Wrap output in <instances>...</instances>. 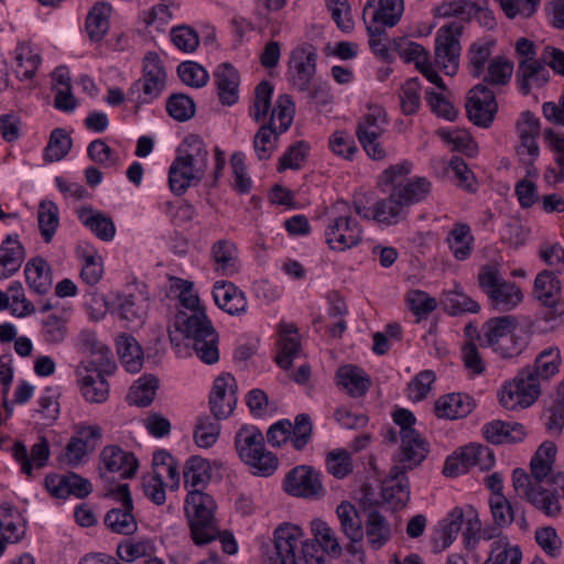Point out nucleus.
Returning <instances> with one entry per match:
<instances>
[{
	"instance_id": "f257e3e1",
	"label": "nucleus",
	"mask_w": 564,
	"mask_h": 564,
	"mask_svg": "<svg viewBox=\"0 0 564 564\" xmlns=\"http://www.w3.org/2000/svg\"><path fill=\"white\" fill-rule=\"evenodd\" d=\"M181 304L191 311L178 312L174 318V326L185 334L191 340V346L196 356L205 364L212 365L218 361V334L205 311L199 306L198 295L194 292L191 281L177 279Z\"/></svg>"
},
{
	"instance_id": "f03ea898",
	"label": "nucleus",
	"mask_w": 564,
	"mask_h": 564,
	"mask_svg": "<svg viewBox=\"0 0 564 564\" xmlns=\"http://www.w3.org/2000/svg\"><path fill=\"white\" fill-rule=\"evenodd\" d=\"M555 455V444L544 442L531 459L530 475L521 468H516L512 473V486L517 496L551 518L560 514L561 505L556 491L543 488L542 482L551 473Z\"/></svg>"
},
{
	"instance_id": "7ed1b4c3",
	"label": "nucleus",
	"mask_w": 564,
	"mask_h": 564,
	"mask_svg": "<svg viewBox=\"0 0 564 564\" xmlns=\"http://www.w3.org/2000/svg\"><path fill=\"white\" fill-rule=\"evenodd\" d=\"M273 86L262 80L256 86L252 105L249 107V116L257 122H262L253 138V150L260 161L269 160L278 147V140L282 132H278L272 123H264L271 109Z\"/></svg>"
},
{
	"instance_id": "20e7f679",
	"label": "nucleus",
	"mask_w": 564,
	"mask_h": 564,
	"mask_svg": "<svg viewBox=\"0 0 564 564\" xmlns=\"http://www.w3.org/2000/svg\"><path fill=\"white\" fill-rule=\"evenodd\" d=\"M274 546L279 564H324L316 544L302 540V531L295 525H280L274 531Z\"/></svg>"
},
{
	"instance_id": "39448f33",
	"label": "nucleus",
	"mask_w": 564,
	"mask_h": 564,
	"mask_svg": "<svg viewBox=\"0 0 564 564\" xmlns=\"http://www.w3.org/2000/svg\"><path fill=\"white\" fill-rule=\"evenodd\" d=\"M518 325L513 315L489 318L481 326V346L492 348L502 358L519 356L527 346V339L514 334Z\"/></svg>"
},
{
	"instance_id": "423d86ee",
	"label": "nucleus",
	"mask_w": 564,
	"mask_h": 564,
	"mask_svg": "<svg viewBox=\"0 0 564 564\" xmlns=\"http://www.w3.org/2000/svg\"><path fill=\"white\" fill-rule=\"evenodd\" d=\"M215 509L216 502L210 495L200 489L188 492L185 500V512L192 538L196 544L209 543L219 533L214 517Z\"/></svg>"
},
{
	"instance_id": "0eeeda50",
	"label": "nucleus",
	"mask_w": 564,
	"mask_h": 564,
	"mask_svg": "<svg viewBox=\"0 0 564 564\" xmlns=\"http://www.w3.org/2000/svg\"><path fill=\"white\" fill-rule=\"evenodd\" d=\"M332 216L325 228V240L332 250L345 251L358 246L362 240V227L351 217L346 200H337L330 209Z\"/></svg>"
},
{
	"instance_id": "6e6552de",
	"label": "nucleus",
	"mask_w": 564,
	"mask_h": 564,
	"mask_svg": "<svg viewBox=\"0 0 564 564\" xmlns=\"http://www.w3.org/2000/svg\"><path fill=\"white\" fill-rule=\"evenodd\" d=\"M478 283L495 310L510 311L523 300L521 289L514 282L505 280L496 265H482L478 273Z\"/></svg>"
},
{
	"instance_id": "1a4fd4ad",
	"label": "nucleus",
	"mask_w": 564,
	"mask_h": 564,
	"mask_svg": "<svg viewBox=\"0 0 564 564\" xmlns=\"http://www.w3.org/2000/svg\"><path fill=\"white\" fill-rule=\"evenodd\" d=\"M463 33L464 25L453 21L442 25L435 34L434 59L447 76H454L458 72Z\"/></svg>"
},
{
	"instance_id": "9d476101",
	"label": "nucleus",
	"mask_w": 564,
	"mask_h": 564,
	"mask_svg": "<svg viewBox=\"0 0 564 564\" xmlns=\"http://www.w3.org/2000/svg\"><path fill=\"white\" fill-rule=\"evenodd\" d=\"M117 365L86 366L79 362L76 367V384L80 397L89 404H102L109 399L110 384L107 376H111Z\"/></svg>"
},
{
	"instance_id": "9b49d317",
	"label": "nucleus",
	"mask_w": 564,
	"mask_h": 564,
	"mask_svg": "<svg viewBox=\"0 0 564 564\" xmlns=\"http://www.w3.org/2000/svg\"><path fill=\"white\" fill-rule=\"evenodd\" d=\"M105 498L112 499L119 503V507L111 508L105 516V525L113 533L130 535L138 529L135 517L133 516V500L128 484H120L116 487H109Z\"/></svg>"
},
{
	"instance_id": "f8f14e48",
	"label": "nucleus",
	"mask_w": 564,
	"mask_h": 564,
	"mask_svg": "<svg viewBox=\"0 0 564 564\" xmlns=\"http://www.w3.org/2000/svg\"><path fill=\"white\" fill-rule=\"evenodd\" d=\"M317 52L311 44H304L292 51L289 66V82L299 91H310V97L316 99L324 94L322 87L311 89L316 73Z\"/></svg>"
},
{
	"instance_id": "ddd939ff",
	"label": "nucleus",
	"mask_w": 564,
	"mask_h": 564,
	"mask_svg": "<svg viewBox=\"0 0 564 564\" xmlns=\"http://www.w3.org/2000/svg\"><path fill=\"white\" fill-rule=\"evenodd\" d=\"M166 85V72L162 65L160 56L154 52H149L143 59V76L135 80L129 94L142 91L138 102H152L159 98Z\"/></svg>"
},
{
	"instance_id": "4468645a",
	"label": "nucleus",
	"mask_w": 564,
	"mask_h": 564,
	"mask_svg": "<svg viewBox=\"0 0 564 564\" xmlns=\"http://www.w3.org/2000/svg\"><path fill=\"white\" fill-rule=\"evenodd\" d=\"M534 297L546 307L543 314L545 322H554L564 316V300L562 299V285L553 271L543 270L534 280Z\"/></svg>"
},
{
	"instance_id": "2eb2a0df",
	"label": "nucleus",
	"mask_w": 564,
	"mask_h": 564,
	"mask_svg": "<svg viewBox=\"0 0 564 564\" xmlns=\"http://www.w3.org/2000/svg\"><path fill=\"white\" fill-rule=\"evenodd\" d=\"M498 110L495 93L484 84H477L468 91L466 111L470 121L479 127H489Z\"/></svg>"
},
{
	"instance_id": "dca6fc26",
	"label": "nucleus",
	"mask_w": 564,
	"mask_h": 564,
	"mask_svg": "<svg viewBox=\"0 0 564 564\" xmlns=\"http://www.w3.org/2000/svg\"><path fill=\"white\" fill-rule=\"evenodd\" d=\"M236 379L227 373L215 379L210 394L209 409L217 420L229 417L237 405Z\"/></svg>"
},
{
	"instance_id": "f3484780",
	"label": "nucleus",
	"mask_w": 564,
	"mask_h": 564,
	"mask_svg": "<svg viewBox=\"0 0 564 564\" xmlns=\"http://www.w3.org/2000/svg\"><path fill=\"white\" fill-rule=\"evenodd\" d=\"M284 490L294 497L311 498L323 491L319 474L311 466L292 468L283 481Z\"/></svg>"
},
{
	"instance_id": "a211bd4d",
	"label": "nucleus",
	"mask_w": 564,
	"mask_h": 564,
	"mask_svg": "<svg viewBox=\"0 0 564 564\" xmlns=\"http://www.w3.org/2000/svg\"><path fill=\"white\" fill-rule=\"evenodd\" d=\"M102 438L98 424L79 423L73 426V467L89 462Z\"/></svg>"
},
{
	"instance_id": "6ab92c4d",
	"label": "nucleus",
	"mask_w": 564,
	"mask_h": 564,
	"mask_svg": "<svg viewBox=\"0 0 564 564\" xmlns=\"http://www.w3.org/2000/svg\"><path fill=\"white\" fill-rule=\"evenodd\" d=\"M336 514L340 522V530L350 541L346 545V551L356 555L362 551L361 542L364 539L362 521L354 505L343 501L337 506Z\"/></svg>"
},
{
	"instance_id": "aec40b11",
	"label": "nucleus",
	"mask_w": 564,
	"mask_h": 564,
	"mask_svg": "<svg viewBox=\"0 0 564 564\" xmlns=\"http://www.w3.org/2000/svg\"><path fill=\"white\" fill-rule=\"evenodd\" d=\"M406 471L399 465L392 466L381 486L383 501L394 509L405 507L410 500V482Z\"/></svg>"
},
{
	"instance_id": "412c9836",
	"label": "nucleus",
	"mask_w": 564,
	"mask_h": 564,
	"mask_svg": "<svg viewBox=\"0 0 564 564\" xmlns=\"http://www.w3.org/2000/svg\"><path fill=\"white\" fill-rule=\"evenodd\" d=\"M117 302L116 313L120 319L134 326H141L145 322L150 306L147 293L135 290L118 294Z\"/></svg>"
},
{
	"instance_id": "4be33fe9",
	"label": "nucleus",
	"mask_w": 564,
	"mask_h": 564,
	"mask_svg": "<svg viewBox=\"0 0 564 564\" xmlns=\"http://www.w3.org/2000/svg\"><path fill=\"white\" fill-rule=\"evenodd\" d=\"M400 441L397 465L404 470H412L420 466L430 453L429 442L417 431L405 432Z\"/></svg>"
},
{
	"instance_id": "5701e85b",
	"label": "nucleus",
	"mask_w": 564,
	"mask_h": 564,
	"mask_svg": "<svg viewBox=\"0 0 564 564\" xmlns=\"http://www.w3.org/2000/svg\"><path fill=\"white\" fill-rule=\"evenodd\" d=\"M204 176V172L176 155L169 169V187L174 195L181 196L189 187L197 186Z\"/></svg>"
},
{
	"instance_id": "b1692460",
	"label": "nucleus",
	"mask_w": 564,
	"mask_h": 564,
	"mask_svg": "<svg viewBox=\"0 0 564 564\" xmlns=\"http://www.w3.org/2000/svg\"><path fill=\"white\" fill-rule=\"evenodd\" d=\"M218 99L224 106H232L239 99L240 75L230 63H221L214 72Z\"/></svg>"
},
{
	"instance_id": "393cba45",
	"label": "nucleus",
	"mask_w": 564,
	"mask_h": 564,
	"mask_svg": "<svg viewBox=\"0 0 564 564\" xmlns=\"http://www.w3.org/2000/svg\"><path fill=\"white\" fill-rule=\"evenodd\" d=\"M99 458L107 471L120 473L122 478L133 477L139 467L135 456L118 445L105 446Z\"/></svg>"
},
{
	"instance_id": "a878e982",
	"label": "nucleus",
	"mask_w": 564,
	"mask_h": 564,
	"mask_svg": "<svg viewBox=\"0 0 564 564\" xmlns=\"http://www.w3.org/2000/svg\"><path fill=\"white\" fill-rule=\"evenodd\" d=\"M213 296L218 307L230 315H241L247 311V297L232 282L217 281L213 289Z\"/></svg>"
},
{
	"instance_id": "bb28decb",
	"label": "nucleus",
	"mask_w": 564,
	"mask_h": 564,
	"mask_svg": "<svg viewBox=\"0 0 564 564\" xmlns=\"http://www.w3.org/2000/svg\"><path fill=\"white\" fill-rule=\"evenodd\" d=\"M544 58L525 63L519 61L518 69L516 73V83L519 90L524 96L531 93V89L543 87L550 79V73L545 67Z\"/></svg>"
},
{
	"instance_id": "cd10ccee",
	"label": "nucleus",
	"mask_w": 564,
	"mask_h": 564,
	"mask_svg": "<svg viewBox=\"0 0 564 564\" xmlns=\"http://www.w3.org/2000/svg\"><path fill=\"white\" fill-rule=\"evenodd\" d=\"M77 348L88 357V360L82 361L85 362L86 366L116 365L108 346L98 340L96 333L93 330H83L78 335Z\"/></svg>"
},
{
	"instance_id": "c85d7f7f",
	"label": "nucleus",
	"mask_w": 564,
	"mask_h": 564,
	"mask_svg": "<svg viewBox=\"0 0 564 564\" xmlns=\"http://www.w3.org/2000/svg\"><path fill=\"white\" fill-rule=\"evenodd\" d=\"M475 405V400L469 394L449 393L436 400L434 411L440 419L457 420L471 413Z\"/></svg>"
},
{
	"instance_id": "c756f323",
	"label": "nucleus",
	"mask_w": 564,
	"mask_h": 564,
	"mask_svg": "<svg viewBox=\"0 0 564 564\" xmlns=\"http://www.w3.org/2000/svg\"><path fill=\"white\" fill-rule=\"evenodd\" d=\"M525 434L524 426L517 422L495 420L482 426V436L495 445L521 442Z\"/></svg>"
},
{
	"instance_id": "7c9ffc66",
	"label": "nucleus",
	"mask_w": 564,
	"mask_h": 564,
	"mask_svg": "<svg viewBox=\"0 0 564 564\" xmlns=\"http://www.w3.org/2000/svg\"><path fill=\"white\" fill-rule=\"evenodd\" d=\"M13 456L21 465L22 473L32 477L33 467L41 469L46 465L50 456L48 443L46 440L42 438L39 443L34 444L31 452L28 453L25 445L17 442L13 445Z\"/></svg>"
},
{
	"instance_id": "2f4dec72",
	"label": "nucleus",
	"mask_w": 564,
	"mask_h": 564,
	"mask_svg": "<svg viewBox=\"0 0 564 564\" xmlns=\"http://www.w3.org/2000/svg\"><path fill=\"white\" fill-rule=\"evenodd\" d=\"M391 189L409 212L411 206L427 198L432 191V183L426 177L415 176L406 182L394 184Z\"/></svg>"
},
{
	"instance_id": "473e14b6",
	"label": "nucleus",
	"mask_w": 564,
	"mask_h": 564,
	"mask_svg": "<svg viewBox=\"0 0 564 564\" xmlns=\"http://www.w3.org/2000/svg\"><path fill=\"white\" fill-rule=\"evenodd\" d=\"M24 260V248L18 236H7L0 245V280L12 276Z\"/></svg>"
},
{
	"instance_id": "72a5a7b5",
	"label": "nucleus",
	"mask_w": 564,
	"mask_h": 564,
	"mask_svg": "<svg viewBox=\"0 0 564 564\" xmlns=\"http://www.w3.org/2000/svg\"><path fill=\"white\" fill-rule=\"evenodd\" d=\"M375 9L370 23L388 28L397 25L403 14V0H367L364 17L369 9Z\"/></svg>"
},
{
	"instance_id": "f704fd0d",
	"label": "nucleus",
	"mask_w": 564,
	"mask_h": 564,
	"mask_svg": "<svg viewBox=\"0 0 564 564\" xmlns=\"http://www.w3.org/2000/svg\"><path fill=\"white\" fill-rule=\"evenodd\" d=\"M210 254L215 261V271L221 275L232 276L239 272L238 249L236 245L227 239L216 241Z\"/></svg>"
},
{
	"instance_id": "c9c22d12",
	"label": "nucleus",
	"mask_w": 564,
	"mask_h": 564,
	"mask_svg": "<svg viewBox=\"0 0 564 564\" xmlns=\"http://www.w3.org/2000/svg\"><path fill=\"white\" fill-rule=\"evenodd\" d=\"M112 7L108 2H96L86 17L85 31L91 42H100L110 28Z\"/></svg>"
},
{
	"instance_id": "e433bc0d",
	"label": "nucleus",
	"mask_w": 564,
	"mask_h": 564,
	"mask_svg": "<svg viewBox=\"0 0 564 564\" xmlns=\"http://www.w3.org/2000/svg\"><path fill=\"white\" fill-rule=\"evenodd\" d=\"M337 384L351 397H362L370 388L369 376L359 367L345 365L336 371Z\"/></svg>"
},
{
	"instance_id": "4c0bfd02",
	"label": "nucleus",
	"mask_w": 564,
	"mask_h": 564,
	"mask_svg": "<svg viewBox=\"0 0 564 564\" xmlns=\"http://www.w3.org/2000/svg\"><path fill=\"white\" fill-rule=\"evenodd\" d=\"M364 535L368 545L378 551L390 541L392 536L391 525L383 514L372 510L365 520Z\"/></svg>"
},
{
	"instance_id": "58836bf2",
	"label": "nucleus",
	"mask_w": 564,
	"mask_h": 564,
	"mask_svg": "<svg viewBox=\"0 0 564 564\" xmlns=\"http://www.w3.org/2000/svg\"><path fill=\"white\" fill-rule=\"evenodd\" d=\"M408 214V209L391 189L387 197L376 203L372 208V220L386 226H391L404 220Z\"/></svg>"
},
{
	"instance_id": "ea45409f",
	"label": "nucleus",
	"mask_w": 564,
	"mask_h": 564,
	"mask_svg": "<svg viewBox=\"0 0 564 564\" xmlns=\"http://www.w3.org/2000/svg\"><path fill=\"white\" fill-rule=\"evenodd\" d=\"M80 223L94 232L100 240L110 241L116 234V227L110 217L90 206L77 210Z\"/></svg>"
},
{
	"instance_id": "a19ab883",
	"label": "nucleus",
	"mask_w": 564,
	"mask_h": 564,
	"mask_svg": "<svg viewBox=\"0 0 564 564\" xmlns=\"http://www.w3.org/2000/svg\"><path fill=\"white\" fill-rule=\"evenodd\" d=\"M235 447L241 460H250L264 449V437L256 426L245 425L235 436Z\"/></svg>"
},
{
	"instance_id": "79ce46f5",
	"label": "nucleus",
	"mask_w": 564,
	"mask_h": 564,
	"mask_svg": "<svg viewBox=\"0 0 564 564\" xmlns=\"http://www.w3.org/2000/svg\"><path fill=\"white\" fill-rule=\"evenodd\" d=\"M177 156L183 158L192 164V167H196L206 174L209 153L200 137L196 134L187 135L177 149Z\"/></svg>"
},
{
	"instance_id": "37998d69",
	"label": "nucleus",
	"mask_w": 564,
	"mask_h": 564,
	"mask_svg": "<svg viewBox=\"0 0 564 564\" xmlns=\"http://www.w3.org/2000/svg\"><path fill=\"white\" fill-rule=\"evenodd\" d=\"M311 531L313 540L323 555L326 553L333 557H339L341 555V546L338 542L335 531L328 525L327 522L315 519L311 522Z\"/></svg>"
},
{
	"instance_id": "c03bdc74",
	"label": "nucleus",
	"mask_w": 564,
	"mask_h": 564,
	"mask_svg": "<svg viewBox=\"0 0 564 564\" xmlns=\"http://www.w3.org/2000/svg\"><path fill=\"white\" fill-rule=\"evenodd\" d=\"M25 279L31 290L37 294H46L52 286L51 269L42 258L29 261L24 269Z\"/></svg>"
},
{
	"instance_id": "a18cd8bd",
	"label": "nucleus",
	"mask_w": 564,
	"mask_h": 564,
	"mask_svg": "<svg viewBox=\"0 0 564 564\" xmlns=\"http://www.w3.org/2000/svg\"><path fill=\"white\" fill-rule=\"evenodd\" d=\"M117 352L129 372H138L142 368L143 351L138 341L130 335L121 334L117 338Z\"/></svg>"
},
{
	"instance_id": "49530a36",
	"label": "nucleus",
	"mask_w": 564,
	"mask_h": 564,
	"mask_svg": "<svg viewBox=\"0 0 564 564\" xmlns=\"http://www.w3.org/2000/svg\"><path fill=\"white\" fill-rule=\"evenodd\" d=\"M465 512L460 507H455L448 512L438 525L435 543H441V550L447 549L457 538L464 523Z\"/></svg>"
},
{
	"instance_id": "de8ad7c7",
	"label": "nucleus",
	"mask_w": 564,
	"mask_h": 564,
	"mask_svg": "<svg viewBox=\"0 0 564 564\" xmlns=\"http://www.w3.org/2000/svg\"><path fill=\"white\" fill-rule=\"evenodd\" d=\"M17 68L15 74L20 80L32 79L42 62L39 53L34 52L28 43H19L14 50Z\"/></svg>"
},
{
	"instance_id": "09e8293b",
	"label": "nucleus",
	"mask_w": 564,
	"mask_h": 564,
	"mask_svg": "<svg viewBox=\"0 0 564 564\" xmlns=\"http://www.w3.org/2000/svg\"><path fill=\"white\" fill-rule=\"evenodd\" d=\"M474 237L467 224L457 223L449 231L446 242L456 260H466L473 250Z\"/></svg>"
},
{
	"instance_id": "8fccbe9b",
	"label": "nucleus",
	"mask_w": 564,
	"mask_h": 564,
	"mask_svg": "<svg viewBox=\"0 0 564 564\" xmlns=\"http://www.w3.org/2000/svg\"><path fill=\"white\" fill-rule=\"evenodd\" d=\"M494 42L479 40L470 44L467 50V66L474 78H480L485 74L486 64L492 53Z\"/></svg>"
},
{
	"instance_id": "3c124183",
	"label": "nucleus",
	"mask_w": 564,
	"mask_h": 564,
	"mask_svg": "<svg viewBox=\"0 0 564 564\" xmlns=\"http://www.w3.org/2000/svg\"><path fill=\"white\" fill-rule=\"evenodd\" d=\"M184 485L193 490L205 486L210 478V465L208 460L192 456L185 464L183 470Z\"/></svg>"
},
{
	"instance_id": "603ef678",
	"label": "nucleus",
	"mask_w": 564,
	"mask_h": 564,
	"mask_svg": "<svg viewBox=\"0 0 564 564\" xmlns=\"http://www.w3.org/2000/svg\"><path fill=\"white\" fill-rule=\"evenodd\" d=\"M52 89L56 93L54 106L70 111V73L67 66L61 65L52 73Z\"/></svg>"
},
{
	"instance_id": "864d4df0",
	"label": "nucleus",
	"mask_w": 564,
	"mask_h": 564,
	"mask_svg": "<svg viewBox=\"0 0 564 564\" xmlns=\"http://www.w3.org/2000/svg\"><path fill=\"white\" fill-rule=\"evenodd\" d=\"M513 74V63L505 57L497 56L489 61L487 72L481 76L480 84L487 87L506 86Z\"/></svg>"
},
{
	"instance_id": "5fc2aeb1",
	"label": "nucleus",
	"mask_w": 564,
	"mask_h": 564,
	"mask_svg": "<svg viewBox=\"0 0 564 564\" xmlns=\"http://www.w3.org/2000/svg\"><path fill=\"white\" fill-rule=\"evenodd\" d=\"M295 113V105L290 95L278 96L267 123H272L278 132L284 133L292 124Z\"/></svg>"
},
{
	"instance_id": "6e6d98bb",
	"label": "nucleus",
	"mask_w": 564,
	"mask_h": 564,
	"mask_svg": "<svg viewBox=\"0 0 564 564\" xmlns=\"http://www.w3.org/2000/svg\"><path fill=\"white\" fill-rule=\"evenodd\" d=\"M387 115L381 108H375L366 113L358 122L356 134L359 141L365 139H379L384 132Z\"/></svg>"
},
{
	"instance_id": "4d7b16f0",
	"label": "nucleus",
	"mask_w": 564,
	"mask_h": 564,
	"mask_svg": "<svg viewBox=\"0 0 564 564\" xmlns=\"http://www.w3.org/2000/svg\"><path fill=\"white\" fill-rule=\"evenodd\" d=\"M441 303L445 312L452 316L464 313H478L480 305L462 291H445Z\"/></svg>"
},
{
	"instance_id": "13d9d810",
	"label": "nucleus",
	"mask_w": 564,
	"mask_h": 564,
	"mask_svg": "<svg viewBox=\"0 0 564 564\" xmlns=\"http://www.w3.org/2000/svg\"><path fill=\"white\" fill-rule=\"evenodd\" d=\"M214 415H200L194 430V441L203 448L212 447L218 440L220 434V424Z\"/></svg>"
},
{
	"instance_id": "bf43d9fd",
	"label": "nucleus",
	"mask_w": 564,
	"mask_h": 564,
	"mask_svg": "<svg viewBox=\"0 0 564 564\" xmlns=\"http://www.w3.org/2000/svg\"><path fill=\"white\" fill-rule=\"evenodd\" d=\"M458 454L468 469L474 466H478L480 469H488L495 463L494 453L481 444L471 443L463 446L459 448Z\"/></svg>"
},
{
	"instance_id": "052dcab7",
	"label": "nucleus",
	"mask_w": 564,
	"mask_h": 564,
	"mask_svg": "<svg viewBox=\"0 0 564 564\" xmlns=\"http://www.w3.org/2000/svg\"><path fill=\"white\" fill-rule=\"evenodd\" d=\"M37 223L42 238L45 242H50L58 227V208L51 200H42L37 210Z\"/></svg>"
},
{
	"instance_id": "680f3d73",
	"label": "nucleus",
	"mask_w": 564,
	"mask_h": 564,
	"mask_svg": "<svg viewBox=\"0 0 564 564\" xmlns=\"http://www.w3.org/2000/svg\"><path fill=\"white\" fill-rule=\"evenodd\" d=\"M159 380L152 376L141 377L130 388L128 401L138 406H148L154 399Z\"/></svg>"
},
{
	"instance_id": "e2e57ef3",
	"label": "nucleus",
	"mask_w": 564,
	"mask_h": 564,
	"mask_svg": "<svg viewBox=\"0 0 564 564\" xmlns=\"http://www.w3.org/2000/svg\"><path fill=\"white\" fill-rule=\"evenodd\" d=\"M522 552L518 545L499 539L491 545L490 556L482 564H521Z\"/></svg>"
},
{
	"instance_id": "0e129e2a",
	"label": "nucleus",
	"mask_w": 564,
	"mask_h": 564,
	"mask_svg": "<svg viewBox=\"0 0 564 564\" xmlns=\"http://www.w3.org/2000/svg\"><path fill=\"white\" fill-rule=\"evenodd\" d=\"M301 350V343L295 329L290 326L284 330L279 340V354L275 357L276 364L283 368L289 369L292 366L293 358H295Z\"/></svg>"
},
{
	"instance_id": "69168bd1",
	"label": "nucleus",
	"mask_w": 564,
	"mask_h": 564,
	"mask_svg": "<svg viewBox=\"0 0 564 564\" xmlns=\"http://www.w3.org/2000/svg\"><path fill=\"white\" fill-rule=\"evenodd\" d=\"M561 364V352L557 347H549L542 350L535 358L534 365L531 366L535 371L538 379H550L558 372Z\"/></svg>"
},
{
	"instance_id": "338daca9",
	"label": "nucleus",
	"mask_w": 564,
	"mask_h": 564,
	"mask_svg": "<svg viewBox=\"0 0 564 564\" xmlns=\"http://www.w3.org/2000/svg\"><path fill=\"white\" fill-rule=\"evenodd\" d=\"M489 505L494 521L499 528L510 525L519 511L518 506L512 505L503 495L491 496Z\"/></svg>"
},
{
	"instance_id": "774afa93",
	"label": "nucleus",
	"mask_w": 564,
	"mask_h": 564,
	"mask_svg": "<svg viewBox=\"0 0 564 564\" xmlns=\"http://www.w3.org/2000/svg\"><path fill=\"white\" fill-rule=\"evenodd\" d=\"M400 105L403 115L411 116L421 107V85L417 78L408 79L401 88Z\"/></svg>"
}]
</instances>
